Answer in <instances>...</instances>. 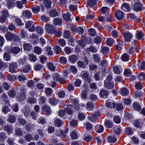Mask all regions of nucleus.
Instances as JSON below:
<instances>
[{"mask_svg":"<svg viewBox=\"0 0 145 145\" xmlns=\"http://www.w3.org/2000/svg\"><path fill=\"white\" fill-rule=\"evenodd\" d=\"M5 37L7 40H17L18 37L15 34H13L10 32H8L5 35Z\"/></svg>","mask_w":145,"mask_h":145,"instance_id":"1","label":"nucleus"},{"mask_svg":"<svg viewBox=\"0 0 145 145\" xmlns=\"http://www.w3.org/2000/svg\"><path fill=\"white\" fill-rule=\"evenodd\" d=\"M134 10L136 11H139L142 8V4L138 0H135L134 3L133 5Z\"/></svg>","mask_w":145,"mask_h":145,"instance_id":"2","label":"nucleus"},{"mask_svg":"<svg viewBox=\"0 0 145 145\" xmlns=\"http://www.w3.org/2000/svg\"><path fill=\"white\" fill-rule=\"evenodd\" d=\"M25 27L29 28V30L31 32L33 31L35 29L34 23L32 21H28L25 24Z\"/></svg>","mask_w":145,"mask_h":145,"instance_id":"3","label":"nucleus"},{"mask_svg":"<svg viewBox=\"0 0 145 145\" xmlns=\"http://www.w3.org/2000/svg\"><path fill=\"white\" fill-rule=\"evenodd\" d=\"M45 29L46 32L49 34H52L55 29L54 27L52 25L47 24L45 25Z\"/></svg>","mask_w":145,"mask_h":145,"instance_id":"4","label":"nucleus"},{"mask_svg":"<svg viewBox=\"0 0 145 145\" xmlns=\"http://www.w3.org/2000/svg\"><path fill=\"white\" fill-rule=\"evenodd\" d=\"M18 66V64L16 63L12 62L10 65L9 71L11 73L15 72Z\"/></svg>","mask_w":145,"mask_h":145,"instance_id":"5","label":"nucleus"},{"mask_svg":"<svg viewBox=\"0 0 145 145\" xmlns=\"http://www.w3.org/2000/svg\"><path fill=\"white\" fill-rule=\"evenodd\" d=\"M82 77L87 82L90 83L91 81V78L89 76V72L87 71H84L82 72Z\"/></svg>","mask_w":145,"mask_h":145,"instance_id":"6","label":"nucleus"},{"mask_svg":"<svg viewBox=\"0 0 145 145\" xmlns=\"http://www.w3.org/2000/svg\"><path fill=\"white\" fill-rule=\"evenodd\" d=\"M74 107L73 106L69 105L67 106V107L65 108V111L66 113L68 115H72L73 112Z\"/></svg>","mask_w":145,"mask_h":145,"instance_id":"7","label":"nucleus"},{"mask_svg":"<svg viewBox=\"0 0 145 145\" xmlns=\"http://www.w3.org/2000/svg\"><path fill=\"white\" fill-rule=\"evenodd\" d=\"M114 15L115 18L118 20H120L123 18V13L120 10H117Z\"/></svg>","mask_w":145,"mask_h":145,"instance_id":"8","label":"nucleus"},{"mask_svg":"<svg viewBox=\"0 0 145 145\" xmlns=\"http://www.w3.org/2000/svg\"><path fill=\"white\" fill-rule=\"evenodd\" d=\"M78 59V57L74 54L70 55L68 58V61L72 63H75Z\"/></svg>","mask_w":145,"mask_h":145,"instance_id":"9","label":"nucleus"},{"mask_svg":"<svg viewBox=\"0 0 145 145\" xmlns=\"http://www.w3.org/2000/svg\"><path fill=\"white\" fill-rule=\"evenodd\" d=\"M20 49L17 46L13 47L11 45L9 52L10 53L16 54L20 52Z\"/></svg>","mask_w":145,"mask_h":145,"instance_id":"10","label":"nucleus"},{"mask_svg":"<svg viewBox=\"0 0 145 145\" xmlns=\"http://www.w3.org/2000/svg\"><path fill=\"white\" fill-rule=\"evenodd\" d=\"M104 128L101 125L99 124L96 125L95 127V130L97 133H100L103 132L104 131Z\"/></svg>","mask_w":145,"mask_h":145,"instance_id":"11","label":"nucleus"},{"mask_svg":"<svg viewBox=\"0 0 145 145\" xmlns=\"http://www.w3.org/2000/svg\"><path fill=\"white\" fill-rule=\"evenodd\" d=\"M114 82H104V87L107 89L113 88L114 86Z\"/></svg>","mask_w":145,"mask_h":145,"instance_id":"12","label":"nucleus"},{"mask_svg":"<svg viewBox=\"0 0 145 145\" xmlns=\"http://www.w3.org/2000/svg\"><path fill=\"white\" fill-rule=\"evenodd\" d=\"M130 8L129 5L126 3L123 4L121 7V9L125 12H128L130 11Z\"/></svg>","mask_w":145,"mask_h":145,"instance_id":"13","label":"nucleus"},{"mask_svg":"<svg viewBox=\"0 0 145 145\" xmlns=\"http://www.w3.org/2000/svg\"><path fill=\"white\" fill-rule=\"evenodd\" d=\"M48 14L51 17H54L57 16L58 12L56 9H51L48 12Z\"/></svg>","mask_w":145,"mask_h":145,"instance_id":"14","label":"nucleus"},{"mask_svg":"<svg viewBox=\"0 0 145 145\" xmlns=\"http://www.w3.org/2000/svg\"><path fill=\"white\" fill-rule=\"evenodd\" d=\"M125 40L127 42L130 41V40L132 37V35L129 32H125L123 35Z\"/></svg>","mask_w":145,"mask_h":145,"instance_id":"15","label":"nucleus"},{"mask_svg":"<svg viewBox=\"0 0 145 145\" xmlns=\"http://www.w3.org/2000/svg\"><path fill=\"white\" fill-rule=\"evenodd\" d=\"M100 94L101 98L105 99L108 95V92L105 90H102L100 91Z\"/></svg>","mask_w":145,"mask_h":145,"instance_id":"16","label":"nucleus"},{"mask_svg":"<svg viewBox=\"0 0 145 145\" xmlns=\"http://www.w3.org/2000/svg\"><path fill=\"white\" fill-rule=\"evenodd\" d=\"M42 109L45 112L47 115H49L51 114V111L50 107L47 105H45L42 108Z\"/></svg>","mask_w":145,"mask_h":145,"instance_id":"17","label":"nucleus"},{"mask_svg":"<svg viewBox=\"0 0 145 145\" xmlns=\"http://www.w3.org/2000/svg\"><path fill=\"white\" fill-rule=\"evenodd\" d=\"M26 98L25 93L24 92H22L20 93L19 96L17 97V100L18 101L22 102Z\"/></svg>","mask_w":145,"mask_h":145,"instance_id":"18","label":"nucleus"},{"mask_svg":"<svg viewBox=\"0 0 145 145\" xmlns=\"http://www.w3.org/2000/svg\"><path fill=\"white\" fill-rule=\"evenodd\" d=\"M23 46L24 49L27 51H30L32 48V46L29 43H24L23 45Z\"/></svg>","mask_w":145,"mask_h":145,"instance_id":"19","label":"nucleus"},{"mask_svg":"<svg viewBox=\"0 0 145 145\" xmlns=\"http://www.w3.org/2000/svg\"><path fill=\"white\" fill-rule=\"evenodd\" d=\"M107 140L110 143H114L117 141V139L116 137L114 136H109Z\"/></svg>","mask_w":145,"mask_h":145,"instance_id":"20","label":"nucleus"},{"mask_svg":"<svg viewBox=\"0 0 145 145\" xmlns=\"http://www.w3.org/2000/svg\"><path fill=\"white\" fill-rule=\"evenodd\" d=\"M64 51L66 54H69L73 52V49L70 47L67 46L64 48Z\"/></svg>","mask_w":145,"mask_h":145,"instance_id":"21","label":"nucleus"},{"mask_svg":"<svg viewBox=\"0 0 145 145\" xmlns=\"http://www.w3.org/2000/svg\"><path fill=\"white\" fill-rule=\"evenodd\" d=\"M23 14L24 16L26 18H29L32 16L31 12L28 10H26L23 12Z\"/></svg>","mask_w":145,"mask_h":145,"instance_id":"22","label":"nucleus"},{"mask_svg":"<svg viewBox=\"0 0 145 145\" xmlns=\"http://www.w3.org/2000/svg\"><path fill=\"white\" fill-rule=\"evenodd\" d=\"M53 92L52 89L51 88H45L44 92L47 96H51Z\"/></svg>","mask_w":145,"mask_h":145,"instance_id":"23","label":"nucleus"},{"mask_svg":"<svg viewBox=\"0 0 145 145\" xmlns=\"http://www.w3.org/2000/svg\"><path fill=\"white\" fill-rule=\"evenodd\" d=\"M130 56L127 53H125L123 54L121 57L122 60L125 62H127L129 60Z\"/></svg>","mask_w":145,"mask_h":145,"instance_id":"24","label":"nucleus"},{"mask_svg":"<svg viewBox=\"0 0 145 145\" xmlns=\"http://www.w3.org/2000/svg\"><path fill=\"white\" fill-rule=\"evenodd\" d=\"M40 10V7L37 5H35L32 8V10L34 14L39 13Z\"/></svg>","mask_w":145,"mask_h":145,"instance_id":"25","label":"nucleus"},{"mask_svg":"<svg viewBox=\"0 0 145 145\" xmlns=\"http://www.w3.org/2000/svg\"><path fill=\"white\" fill-rule=\"evenodd\" d=\"M58 44L61 47L64 46L66 45L65 40L63 39H59L57 41Z\"/></svg>","mask_w":145,"mask_h":145,"instance_id":"26","label":"nucleus"},{"mask_svg":"<svg viewBox=\"0 0 145 145\" xmlns=\"http://www.w3.org/2000/svg\"><path fill=\"white\" fill-rule=\"evenodd\" d=\"M69 67L70 70L74 74H75L77 73L78 70L75 66L73 65H70Z\"/></svg>","mask_w":145,"mask_h":145,"instance_id":"27","label":"nucleus"},{"mask_svg":"<svg viewBox=\"0 0 145 145\" xmlns=\"http://www.w3.org/2000/svg\"><path fill=\"white\" fill-rule=\"evenodd\" d=\"M120 93L123 96L127 95L129 93L128 89L125 88H121L120 89Z\"/></svg>","mask_w":145,"mask_h":145,"instance_id":"28","label":"nucleus"},{"mask_svg":"<svg viewBox=\"0 0 145 145\" xmlns=\"http://www.w3.org/2000/svg\"><path fill=\"white\" fill-rule=\"evenodd\" d=\"M16 121V118L14 116L11 115L7 119V121L10 123H13Z\"/></svg>","mask_w":145,"mask_h":145,"instance_id":"29","label":"nucleus"},{"mask_svg":"<svg viewBox=\"0 0 145 145\" xmlns=\"http://www.w3.org/2000/svg\"><path fill=\"white\" fill-rule=\"evenodd\" d=\"M137 38L139 40L141 39L144 36L143 33L141 31H137L136 33Z\"/></svg>","mask_w":145,"mask_h":145,"instance_id":"30","label":"nucleus"},{"mask_svg":"<svg viewBox=\"0 0 145 145\" xmlns=\"http://www.w3.org/2000/svg\"><path fill=\"white\" fill-rule=\"evenodd\" d=\"M42 51V49L39 47L36 46L34 48V52L35 53L38 55H39L41 54Z\"/></svg>","mask_w":145,"mask_h":145,"instance_id":"31","label":"nucleus"},{"mask_svg":"<svg viewBox=\"0 0 145 145\" xmlns=\"http://www.w3.org/2000/svg\"><path fill=\"white\" fill-rule=\"evenodd\" d=\"M3 57L5 60L8 61L10 59L11 55L9 53L5 52L4 54Z\"/></svg>","mask_w":145,"mask_h":145,"instance_id":"32","label":"nucleus"},{"mask_svg":"<svg viewBox=\"0 0 145 145\" xmlns=\"http://www.w3.org/2000/svg\"><path fill=\"white\" fill-rule=\"evenodd\" d=\"M54 123L56 126L60 127L62 125V121L59 119L55 120Z\"/></svg>","mask_w":145,"mask_h":145,"instance_id":"33","label":"nucleus"},{"mask_svg":"<svg viewBox=\"0 0 145 145\" xmlns=\"http://www.w3.org/2000/svg\"><path fill=\"white\" fill-rule=\"evenodd\" d=\"M101 11L103 14H108L109 13V10L107 7H103L101 8Z\"/></svg>","mask_w":145,"mask_h":145,"instance_id":"34","label":"nucleus"},{"mask_svg":"<svg viewBox=\"0 0 145 145\" xmlns=\"http://www.w3.org/2000/svg\"><path fill=\"white\" fill-rule=\"evenodd\" d=\"M133 107L137 110H140L141 109V106L137 103H134L133 104Z\"/></svg>","mask_w":145,"mask_h":145,"instance_id":"35","label":"nucleus"},{"mask_svg":"<svg viewBox=\"0 0 145 145\" xmlns=\"http://www.w3.org/2000/svg\"><path fill=\"white\" fill-rule=\"evenodd\" d=\"M31 69V66L30 65H27L22 69V71L24 72H28Z\"/></svg>","mask_w":145,"mask_h":145,"instance_id":"36","label":"nucleus"},{"mask_svg":"<svg viewBox=\"0 0 145 145\" xmlns=\"http://www.w3.org/2000/svg\"><path fill=\"white\" fill-rule=\"evenodd\" d=\"M60 62L63 65L66 64L67 63V60L66 57H61L59 58Z\"/></svg>","mask_w":145,"mask_h":145,"instance_id":"37","label":"nucleus"},{"mask_svg":"<svg viewBox=\"0 0 145 145\" xmlns=\"http://www.w3.org/2000/svg\"><path fill=\"white\" fill-rule=\"evenodd\" d=\"M58 101L56 99L53 98H51L50 99L49 102L51 105H55L57 104Z\"/></svg>","mask_w":145,"mask_h":145,"instance_id":"38","label":"nucleus"},{"mask_svg":"<svg viewBox=\"0 0 145 145\" xmlns=\"http://www.w3.org/2000/svg\"><path fill=\"white\" fill-rule=\"evenodd\" d=\"M125 133L128 135H131L133 134V131L132 128L130 127H128L126 128L125 129Z\"/></svg>","mask_w":145,"mask_h":145,"instance_id":"39","label":"nucleus"},{"mask_svg":"<svg viewBox=\"0 0 145 145\" xmlns=\"http://www.w3.org/2000/svg\"><path fill=\"white\" fill-rule=\"evenodd\" d=\"M93 104L92 103L88 102L86 104V109L88 110H90L93 108Z\"/></svg>","mask_w":145,"mask_h":145,"instance_id":"40","label":"nucleus"},{"mask_svg":"<svg viewBox=\"0 0 145 145\" xmlns=\"http://www.w3.org/2000/svg\"><path fill=\"white\" fill-rule=\"evenodd\" d=\"M47 65L49 70L52 71H54L55 70L56 67L51 62L48 63Z\"/></svg>","mask_w":145,"mask_h":145,"instance_id":"41","label":"nucleus"},{"mask_svg":"<svg viewBox=\"0 0 145 145\" xmlns=\"http://www.w3.org/2000/svg\"><path fill=\"white\" fill-rule=\"evenodd\" d=\"M75 41V39L73 37H72L69 39L68 44L70 46H75V44L74 43Z\"/></svg>","mask_w":145,"mask_h":145,"instance_id":"42","label":"nucleus"},{"mask_svg":"<svg viewBox=\"0 0 145 145\" xmlns=\"http://www.w3.org/2000/svg\"><path fill=\"white\" fill-rule=\"evenodd\" d=\"M106 42L107 45L111 46L114 44V41L112 39L110 38L107 39Z\"/></svg>","mask_w":145,"mask_h":145,"instance_id":"43","label":"nucleus"},{"mask_svg":"<svg viewBox=\"0 0 145 145\" xmlns=\"http://www.w3.org/2000/svg\"><path fill=\"white\" fill-rule=\"evenodd\" d=\"M61 48L58 45L56 46L54 49V52L56 54H59L61 51Z\"/></svg>","mask_w":145,"mask_h":145,"instance_id":"44","label":"nucleus"},{"mask_svg":"<svg viewBox=\"0 0 145 145\" xmlns=\"http://www.w3.org/2000/svg\"><path fill=\"white\" fill-rule=\"evenodd\" d=\"M16 0H7V6L8 8L12 7L13 5L14 1Z\"/></svg>","mask_w":145,"mask_h":145,"instance_id":"45","label":"nucleus"},{"mask_svg":"<svg viewBox=\"0 0 145 145\" xmlns=\"http://www.w3.org/2000/svg\"><path fill=\"white\" fill-rule=\"evenodd\" d=\"M84 87L85 89V90H84V92H83L81 94V96L82 97L86 99V98L87 96V94L86 93V91H87L88 87L87 86L85 85L84 86Z\"/></svg>","mask_w":145,"mask_h":145,"instance_id":"46","label":"nucleus"},{"mask_svg":"<svg viewBox=\"0 0 145 145\" xmlns=\"http://www.w3.org/2000/svg\"><path fill=\"white\" fill-rule=\"evenodd\" d=\"M62 23L61 20L58 18H56L54 19V23L55 25H60Z\"/></svg>","mask_w":145,"mask_h":145,"instance_id":"47","label":"nucleus"},{"mask_svg":"<svg viewBox=\"0 0 145 145\" xmlns=\"http://www.w3.org/2000/svg\"><path fill=\"white\" fill-rule=\"evenodd\" d=\"M7 138L5 133L4 132H1L0 133V141H5Z\"/></svg>","mask_w":145,"mask_h":145,"instance_id":"48","label":"nucleus"},{"mask_svg":"<svg viewBox=\"0 0 145 145\" xmlns=\"http://www.w3.org/2000/svg\"><path fill=\"white\" fill-rule=\"evenodd\" d=\"M131 72L130 69L127 68L125 69L124 72V75L126 77H128L131 75Z\"/></svg>","mask_w":145,"mask_h":145,"instance_id":"49","label":"nucleus"},{"mask_svg":"<svg viewBox=\"0 0 145 145\" xmlns=\"http://www.w3.org/2000/svg\"><path fill=\"white\" fill-rule=\"evenodd\" d=\"M38 101L39 104H43L46 103V99L44 97L41 96L39 98Z\"/></svg>","mask_w":145,"mask_h":145,"instance_id":"50","label":"nucleus"},{"mask_svg":"<svg viewBox=\"0 0 145 145\" xmlns=\"http://www.w3.org/2000/svg\"><path fill=\"white\" fill-rule=\"evenodd\" d=\"M139 79L143 80L145 79V74L143 72H141L138 76Z\"/></svg>","mask_w":145,"mask_h":145,"instance_id":"51","label":"nucleus"},{"mask_svg":"<svg viewBox=\"0 0 145 145\" xmlns=\"http://www.w3.org/2000/svg\"><path fill=\"white\" fill-rule=\"evenodd\" d=\"M4 127V130L8 133H11L13 130L11 127L8 125H5Z\"/></svg>","mask_w":145,"mask_h":145,"instance_id":"52","label":"nucleus"},{"mask_svg":"<svg viewBox=\"0 0 145 145\" xmlns=\"http://www.w3.org/2000/svg\"><path fill=\"white\" fill-rule=\"evenodd\" d=\"M15 133L17 135H18L19 136H21L23 135L22 131L20 130L19 128H16L15 129Z\"/></svg>","mask_w":145,"mask_h":145,"instance_id":"53","label":"nucleus"},{"mask_svg":"<svg viewBox=\"0 0 145 145\" xmlns=\"http://www.w3.org/2000/svg\"><path fill=\"white\" fill-rule=\"evenodd\" d=\"M50 46L47 47L45 48V50L48 55H52L53 54L52 50Z\"/></svg>","mask_w":145,"mask_h":145,"instance_id":"54","label":"nucleus"},{"mask_svg":"<svg viewBox=\"0 0 145 145\" xmlns=\"http://www.w3.org/2000/svg\"><path fill=\"white\" fill-rule=\"evenodd\" d=\"M96 4V2L94 0H89L88 1L87 4L90 7L93 6Z\"/></svg>","mask_w":145,"mask_h":145,"instance_id":"55","label":"nucleus"},{"mask_svg":"<svg viewBox=\"0 0 145 145\" xmlns=\"http://www.w3.org/2000/svg\"><path fill=\"white\" fill-rule=\"evenodd\" d=\"M27 102L30 104H33L36 103L37 100L33 97H30L27 100Z\"/></svg>","mask_w":145,"mask_h":145,"instance_id":"56","label":"nucleus"},{"mask_svg":"<svg viewBox=\"0 0 145 145\" xmlns=\"http://www.w3.org/2000/svg\"><path fill=\"white\" fill-rule=\"evenodd\" d=\"M8 95L9 97H13L16 95L15 91L13 89L10 90L8 91Z\"/></svg>","mask_w":145,"mask_h":145,"instance_id":"57","label":"nucleus"},{"mask_svg":"<svg viewBox=\"0 0 145 145\" xmlns=\"http://www.w3.org/2000/svg\"><path fill=\"white\" fill-rule=\"evenodd\" d=\"M109 48L106 47L102 48L101 52L104 54H106L108 53Z\"/></svg>","mask_w":145,"mask_h":145,"instance_id":"58","label":"nucleus"},{"mask_svg":"<svg viewBox=\"0 0 145 145\" xmlns=\"http://www.w3.org/2000/svg\"><path fill=\"white\" fill-rule=\"evenodd\" d=\"M70 136L72 139H75L78 138V135L75 131H73L71 134Z\"/></svg>","mask_w":145,"mask_h":145,"instance_id":"59","label":"nucleus"},{"mask_svg":"<svg viewBox=\"0 0 145 145\" xmlns=\"http://www.w3.org/2000/svg\"><path fill=\"white\" fill-rule=\"evenodd\" d=\"M114 72L116 74H118L120 73V71L118 67L117 66H114L113 67Z\"/></svg>","mask_w":145,"mask_h":145,"instance_id":"60","label":"nucleus"},{"mask_svg":"<svg viewBox=\"0 0 145 145\" xmlns=\"http://www.w3.org/2000/svg\"><path fill=\"white\" fill-rule=\"evenodd\" d=\"M137 65L138 68L140 69L141 70H144L145 69V62L142 61L141 63H138Z\"/></svg>","mask_w":145,"mask_h":145,"instance_id":"61","label":"nucleus"},{"mask_svg":"<svg viewBox=\"0 0 145 145\" xmlns=\"http://www.w3.org/2000/svg\"><path fill=\"white\" fill-rule=\"evenodd\" d=\"M105 123L106 127L108 128H110L113 125L112 122L108 120L106 121L105 122Z\"/></svg>","mask_w":145,"mask_h":145,"instance_id":"62","label":"nucleus"},{"mask_svg":"<svg viewBox=\"0 0 145 145\" xmlns=\"http://www.w3.org/2000/svg\"><path fill=\"white\" fill-rule=\"evenodd\" d=\"M37 121L39 124L44 125L46 123L45 119L42 117H40L37 120Z\"/></svg>","mask_w":145,"mask_h":145,"instance_id":"63","label":"nucleus"},{"mask_svg":"<svg viewBox=\"0 0 145 145\" xmlns=\"http://www.w3.org/2000/svg\"><path fill=\"white\" fill-rule=\"evenodd\" d=\"M88 118L91 121L94 122L97 120V117L94 114L88 117Z\"/></svg>","mask_w":145,"mask_h":145,"instance_id":"64","label":"nucleus"}]
</instances>
